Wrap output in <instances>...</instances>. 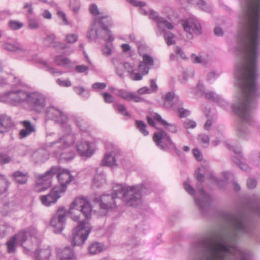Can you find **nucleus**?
<instances>
[{"instance_id": "nucleus-1", "label": "nucleus", "mask_w": 260, "mask_h": 260, "mask_svg": "<svg viewBox=\"0 0 260 260\" xmlns=\"http://www.w3.org/2000/svg\"><path fill=\"white\" fill-rule=\"evenodd\" d=\"M223 219L231 231L214 230L199 240L194 248L201 256L193 260H248V254L236 242L242 236L252 235V224L242 213L226 212Z\"/></svg>"}, {"instance_id": "nucleus-2", "label": "nucleus", "mask_w": 260, "mask_h": 260, "mask_svg": "<svg viewBox=\"0 0 260 260\" xmlns=\"http://www.w3.org/2000/svg\"><path fill=\"white\" fill-rule=\"evenodd\" d=\"M112 194H103L100 198H94L93 201L99 204L100 208L105 211L116 206V199H123L129 206H136L141 202L143 195L146 193V188L142 184L132 186H125L116 184L113 186Z\"/></svg>"}, {"instance_id": "nucleus-3", "label": "nucleus", "mask_w": 260, "mask_h": 260, "mask_svg": "<svg viewBox=\"0 0 260 260\" xmlns=\"http://www.w3.org/2000/svg\"><path fill=\"white\" fill-rule=\"evenodd\" d=\"M112 23V19L109 15L100 17L98 19L96 18L87 32V38L90 40H95L98 38L106 39L108 37L109 42H112L114 37L107 28Z\"/></svg>"}, {"instance_id": "nucleus-4", "label": "nucleus", "mask_w": 260, "mask_h": 260, "mask_svg": "<svg viewBox=\"0 0 260 260\" xmlns=\"http://www.w3.org/2000/svg\"><path fill=\"white\" fill-rule=\"evenodd\" d=\"M143 60L140 61L136 68L134 63L124 62L122 67L128 72L131 78L134 81H139L143 79L144 76L148 74L151 67L153 66V58L148 54H143Z\"/></svg>"}, {"instance_id": "nucleus-5", "label": "nucleus", "mask_w": 260, "mask_h": 260, "mask_svg": "<svg viewBox=\"0 0 260 260\" xmlns=\"http://www.w3.org/2000/svg\"><path fill=\"white\" fill-rule=\"evenodd\" d=\"M92 209L89 201L84 197L76 198L72 203L69 211L71 218L74 221L80 219L81 214L88 220L90 218Z\"/></svg>"}, {"instance_id": "nucleus-6", "label": "nucleus", "mask_w": 260, "mask_h": 260, "mask_svg": "<svg viewBox=\"0 0 260 260\" xmlns=\"http://www.w3.org/2000/svg\"><path fill=\"white\" fill-rule=\"evenodd\" d=\"M91 230L92 226L88 221H80L78 225L73 230L72 237L70 241L71 244L74 246L83 245Z\"/></svg>"}, {"instance_id": "nucleus-7", "label": "nucleus", "mask_w": 260, "mask_h": 260, "mask_svg": "<svg viewBox=\"0 0 260 260\" xmlns=\"http://www.w3.org/2000/svg\"><path fill=\"white\" fill-rule=\"evenodd\" d=\"M27 92L23 90H12L0 94V101L13 106L25 102Z\"/></svg>"}, {"instance_id": "nucleus-8", "label": "nucleus", "mask_w": 260, "mask_h": 260, "mask_svg": "<svg viewBox=\"0 0 260 260\" xmlns=\"http://www.w3.org/2000/svg\"><path fill=\"white\" fill-rule=\"evenodd\" d=\"M26 102L30 109L36 112H41L46 106V98L44 95L38 92H27Z\"/></svg>"}, {"instance_id": "nucleus-9", "label": "nucleus", "mask_w": 260, "mask_h": 260, "mask_svg": "<svg viewBox=\"0 0 260 260\" xmlns=\"http://www.w3.org/2000/svg\"><path fill=\"white\" fill-rule=\"evenodd\" d=\"M149 18L156 22L161 33L165 32L167 29L171 30L174 28V24L168 20H170V17L168 15L166 16V18H164L160 16L157 12L152 10L149 12Z\"/></svg>"}, {"instance_id": "nucleus-10", "label": "nucleus", "mask_w": 260, "mask_h": 260, "mask_svg": "<svg viewBox=\"0 0 260 260\" xmlns=\"http://www.w3.org/2000/svg\"><path fill=\"white\" fill-rule=\"evenodd\" d=\"M46 117L51 119L61 125L66 124L68 121L67 115L62 111L54 106H49L45 110Z\"/></svg>"}, {"instance_id": "nucleus-11", "label": "nucleus", "mask_w": 260, "mask_h": 260, "mask_svg": "<svg viewBox=\"0 0 260 260\" xmlns=\"http://www.w3.org/2000/svg\"><path fill=\"white\" fill-rule=\"evenodd\" d=\"M181 25L187 34L188 39L193 38L192 34L200 35L202 34V27L200 22L198 20L193 19L182 20Z\"/></svg>"}, {"instance_id": "nucleus-12", "label": "nucleus", "mask_w": 260, "mask_h": 260, "mask_svg": "<svg viewBox=\"0 0 260 260\" xmlns=\"http://www.w3.org/2000/svg\"><path fill=\"white\" fill-rule=\"evenodd\" d=\"M122 160V156L120 152L116 148H113L111 151L105 153L101 164L110 167L117 166Z\"/></svg>"}, {"instance_id": "nucleus-13", "label": "nucleus", "mask_w": 260, "mask_h": 260, "mask_svg": "<svg viewBox=\"0 0 260 260\" xmlns=\"http://www.w3.org/2000/svg\"><path fill=\"white\" fill-rule=\"evenodd\" d=\"M197 189L199 192V196L195 197L194 200L200 210L204 212L209 207L211 198L205 192L201 184L198 185Z\"/></svg>"}, {"instance_id": "nucleus-14", "label": "nucleus", "mask_w": 260, "mask_h": 260, "mask_svg": "<svg viewBox=\"0 0 260 260\" xmlns=\"http://www.w3.org/2000/svg\"><path fill=\"white\" fill-rule=\"evenodd\" d=\"M66 211L64 208H60L53 216L50 221L55 233H59L64 228L66 222Z\"/></svg>"}, {"instance_id": "nucleus-15", "label": "nucleus", "mask_w": 260, "mask_h": 260, "mask_svg": "<svg viewBox=\"0 0 260 260\" xmlns=\"http://www.w3.org/2000/svg\"><path fill=\"white\" fill-rule=\"evenodd\" d=\"M153 139L157 147L163 150L167 149L169 145L173 144L167 133L162 129L154 134Z\"/></svg>"}, {"instance_id": "nucleus-16", "label": "nucleus", "mask_w": 260, "mask_h": 260, "mask_svg": "<svg viewBox=\"0 0 260 260\" xmlns=\"http://www.w3.org/2000/svg\"><path fill=\"white\" fill-rule=\"evenodd\" d=\"M57 171L55 173L60 186H56L62 189L64 188V192L66 191L67 187L74 179V177L71 174L70 171L68 170L57 167Z\"/></svg>"}, {"instance_id": "nucleus-17", "label": "nucleus", "mask_w": 260, "mask_h": 260, "mask_svg": "<svg viewBox=\"0 0 260 260\" xmlns=\"http://www.w3.org/2000/svg\"><path fill=\"white\" fill-rule=\"evenodd\" d=\"M76 139V136L73 134H70L63 135L58 140L50 143L48 147H53L54 145H56V147H59L61 150H62L70 147L75 142Z\"/></svg>"}, {"instance_id": "nucleus-18", "label": "nucleus", "mask_w": 260, "mask_h": 260, "mask_svg": "<svg viewBox=\"0 0 260 260\" xmlns=\"http://www.w3.org/2000/svg\"><path fill=\"white\" fill-rule=\"evenodd\" d=\"M77 150L81 156L90 157L94 152L95 147L93 143L81 140L76 144Z\"/></svg>"}, {"instance_id": "nucleus-19", "label": "nucleus", "mask_w": 260, "mask_h": 260, "mask_svg": "<svg viewBox=\"0 0 260 260\" xmlns=\"http://www.w3.org/2000/svg\"><path fill=\"white\" fill-rule=\"evenodd\" d=\"M64 192V188L61 189L59 187H54L46 196L41 197L42 204L45 206H49L52 203H55L60 198V194Z\"/></svg>"}, {"instance_id": "nucleus-20", "label": "nucleus", "mask_w": 260, "mask_h": 260, "mask_svg": "<svg viewBox=\"0 0 260 260\" xmlns=\"http://www.w3.org/2000/svg\"><path fill=\"white\" fill-rule=\"evenodd\" d=\"M57 167H52L50 170L47 171L44 174L38 176L37 183L40 186H43V189H45L50 186L51 184L52 178L57 171Z\"/></svg>"}, {"instance_id": "nucleus-21", "label": "nucleus", "mask_w": 260, "mask_h": 260, "mask_svg": "<svg viewBox=\"0 0 260 260\" xmlns=\"http://www.w3.org/2000/svg\"><path fill=\"white\" fill-rule=\"evenodd\" d=\"M230 149L235 153V155L232 157L233 161L243 171L247 172H250L251 168L244 162V159L242 156L241 148L239 147L235 148L234 146H231Z\"/></svg>"}, {"instance_id": "nucleus-22", "label": "nucleus", "mask_w": 260, "mask_h": 260, "mask_svg": "<svg viewBox=\"0 0 260 260\" xmlns=\"http://www.w3.org/2000/svg\"><path fill=\"white\" fill-rule=\"evenodd\" d=\"M55 260H77V256L74 249L68 246L57 250Z\"/></svg>"}, {"instance_id": "nucleus-23", "label": "nucleus", "mask_w": 260, "mask_h": 260, "mask_svg": "<svg viewBox=\"0 0 260 260\" xmlns=\"http://www.w3.org/2000/svg\"><path fill=\"white\" fill-rule=\"evenodd\" d=\"M3 47L6 50L14 53L25 54L27 52L26 48L17 41H7L4 43Z\"/></svg>"}, {"instance_id": "nucleus-24", "label": "nucleus", "mask_w": 260, "mask_h": 260, "mask_svg": "<svg viewBox=\"0 0 260 260\" xmlns=\"http://www.w3.org/2000/svg\"><path fill=\"white\" fill-rule=\"evenodd\" d=\"M116 94L117 96L127 101H134L135 102H143L144 99L134 92H128L124 89L117 90Z\"/></svg>"}, {"instance_id": "nucleus-25", "label": "nucleus", "mask_w": 260, "mask_h": 260, "mask_svg": "<svg viewBox=\"0 0 260 260\" xmlns=\"http://www.w3.org/2000/svg\"><path fill=\"white\" fill-rule=\"evenodd\" d=\"M14 125L11 118L5 114L0 115V134L8 132Z\"/></svg>"}, {"instance_id": "nucleus-26", "label": "nucleus", "mask_w": 260, "mask_h": 260, "mask_svg": "<svg viewBox=\"0 0 260 260\" xmlns=\"http://www.w3.org/2000/svg\"><path fill=\"white\" fill-rule=\"evenodd\" d=\"M36 260H55L52 256V249L50 247L41 248L36 251Z\"/></svg>"}, {"instance_id": "nucleus-27", "label": "nucleus", "mask_w": 260, "mask_h": 260, "mask_svg": "<svg viewBox=\"0 0 260 260\" xmlns=\"http://www.w3.org/2000/svg\"><path fill=\"white\" fill-rule=\"evenodd\" d=\"M23 128L20 131V135L21 138L27 137L36 131L35 126L30 121L24 120L21 122Z\"/></svg>"}, {"instance_id": "nucleus-28", "label": "nucleus", "mask_w": 260, "mask_h": 260, "mask_svg": "<svg viewBox=\"0 0 260 260\" xmlns=\"http://www.w3.org/2000/svg\"><path fill=\"white\" fill-rule=\"evenodd\" d=\"M12 176L18 184H25L27 182L29 175L27 172L17 171L12 174Z\"/></svg>"}, {"instance_id": "nucleus-29", "label": "nucleus", "mask_w": 260, "mask_h": 260, "mask_svg": "<svg viewBox=\"0 0 260 260\" xmlns=\"http://www.w3.org/2000/svg\"><path fill=\"white\" fill-rule=\"evenodd\" d=\"M106 183L105 175L102 170H97L93 180V186L100 187Z\"/></svg>"}, {"instance_id": "nucleus-30", "label": "nucleus", "mask_w": 260, "mask_h": 260, "mask_svg": "<svg viewBox=\"0 0 260 260\" xmlns=\"http://www.w3.org/2000/svg\"><path fill=\"white\" fill-rule=\"evenodd\" d=\"M188 3L198 7L199 9L207 12H210L212 11V8L208 5L203 0H188Z\"/></svg>"}, {"instance_id": "nucleus-31", "label": "nucleus", "mask_w": 260, "mask_h": 260, "mask_svg": "<svg viewBox=\"0 0 260 260\" xmlns=\"http://www.w3.org/2000/svg\"><path fill=\"white\" fill-rule=\"evenodd\" d=\"M33 157L37 162H42L48 159L49 154L46 150L41 149L35 152Z\"/></svg>"}, {"instance_id": "nucleus-32", "label": "nucleus", "mask_w": 260, "mask_h": 260, "mask_svg": "<svg viewBox=\"0 0 260 260\" xmlns=\"http://www.w3.org/2000/svg\"><path fill=\"white\" fill-rule=\"evenodd\" d=\"M10 183L4 175L0 174V194L7 191Z\"/></svg>"}, {"instance_id": "nucleus-33", "label": "nucleus", "mask_w": 260, "mask_h": 260, "mask_svg": "<svg viewBox=\"0 0 260 260\" xmlns=\"http://www.w3.org/2000/svg\"><path fill=\"white\" fill-rule=\"evenodd\" d=\"M55 36L54 34H47L44 39V44L48 47H55L57 43L55 41Z\"/></svg>"}, {"instance_id": "nucleus-34", "label": "nucleus", "mask_w": 260, "mask_h": 260, "mask_svg": "<svg viewBox=\"0 0 260 260\" xmlns=\"http://www.w3.org/2000/svg\"><path fill=\"white\" fill-rule=\"evenodd\" d=\"M14 237L17 240L19 244L23 246V244L24 242L27 240L28 238V232H20L17 235L14 236Z\"/></svg>"}, {"instance_id": "nucleus-35", "label": "nucleus", "mask_w": 260, "mask_h": 260, "mask_svg": "<svg viewBox=\"0 0 260 260\" xmlns=\"http://www.w3.org/2000/svg\"><path fill=\"white\" fill-rule=\"evenodd\" d=\"M55 62L59 66H64L69 64L70 60L62 55H58L54 57Z\"/></svg>"}, {"instance_id": "nucleus-36", "label": "nucleus", "mask_w": 260, "mask_h": 260, "mask_svg": "<svg viewBox=\"0 0 260 260\" xmlns=\"http://www.w3.org/2000/svg\"><path fill=\"white\" fill-rule=\"evenodd\" d=\"M164 34L165 40L168 45L170 46L175 44L174 34L170 31H165Z\"/></svg>"}, {"instance_id": "nucleus-37", "label": "nucleus", "mask_w": 260, "mask_h": 260, "mask_svg": "<svg viewBox=\"0 0 260 260\" xmlns=\"http://www.w3.org/2000/svg\"><path fill=\"white\" fill-rule=\"evenodd\" d=\"M164 100L163 107L166 109H170L172 110H176L178 105L182 104V102L179 101L177 103L173 102V101Z\"/></svg>"}, {"instance_id": "nucleus-38", "label": "nucleus", "mask_w": 260, "mask_h": 260, "mask_svg": "<svg viewBox=\"0 0 260 260\" xmlns=\"http://www.w3.org/2000/svg\"><path fill=\"white\" fill-rule=\"evenodd\" d=\"M136 125L139 131L145 136L148 135L149 132L146 129V124L142 120H136Z\"/></svg>"}, {"instance_id": "nucleus-39", "label": "nucleus", "mask_w": 260, "mask_h": 260, "mask_svg": "<svg viewBox=\"0 0 260 260\" xmlns=\"http://www.w3.org/2000/svg\"><path fill=\"white\" fill-rule=\"evenodd\" d=\"M7 245L8 252L12 253L15 251L16 247L19 244L13 236L7 242Z\"/></svg>"}, {"instance_id": "nucleus-40", "label": "nucleus", "mask_w": 260, "mask_h": 260, "mask_svg": "<svg viewBox=\"0 0 260 260\" xmlns=\"http://www.w3.org/2000/svg\"><path fill=\"white\" fill-rule=\"evenodd\" d=\"M199 143L202 145L204 148H207L209 144L210 138L208 136L205 134H200L198 137Z\"/></svg>"}, {"instance_id": "nucleus-41", "label": "nucleus", "mask_w": 260, "mask_h": 260, "mask_svg": "<svg viewBox=\"0 0 260 260\" xmlns=\"http://www.w3.org/2000/svg\"><path fill=\"white\" fill-rule=\"evenodd\" d=\"M194 75V71L192 69H187L185 70L180 78V81L182 83H184L189 77H192Z\"/></svg>"}, {"instance_id": "nucleus-42", "label": "nucleus", "mask_w": 260, "mask_h": 260, "mask_svg": "<svg viewBox=\"0 0 260 260\" xmlns=\"http://www.w3.org/2000/svg\"><path fill=\"white\" fill-rule=\"evenodd\" d=\"M89 251L91 254H95L102 250V247L100 243L95 242L92 243L88 247Z\"/></svg>"}, {"instance_id": "nucleus-43", "label": "nucleus", "mask_w": 260, "mask_h": 260, "mask_svg": "<svg viewBox=\"0 0 260 260\" xmlns=\"http://www.w3.org/2000/svg\"><path fill=\"white\" fill-rule=\"evenodd\" d=\"M249 160L254 167L260 169V153L251 156Z\"/></svg>"}, {"instance_id": "nucleus-44", "label": "nucleus", "mask_w": 260, "mask_h": 260, "mask_svg": "<svg viewBox=\"0 0 260 260\" xmlns=\"http://www.w3.org/2000/svg\"><path fill=\"white\" fill-rule=\"evenodd\" d=\"M89 11L92 15L96 16L94 19L96 18L98 19L100 17H103L106 15H103L102 14H100L96 5L95 4H93L90 6Z\"/></svg>"}, {"instance_id": "nucleus-45", "label": "nucleus", "mask_w": 260, "mask_h": 260, "mask_svg": "<svg viewBox=\"0 0 260 260\" xmlns=\"http://www.w3.org/2000/svg\"><path fill=\"white\" fill-rule=\"evenodd\" d=\"M115 109L122 115L130 117L129 113L127 111L125 106L122 104H117L115 106Z\"/></svg>"}, {"instance_id": "nucleus-46", "label": "nucleus", "mask_w": 260, "mask_h": 260, "mask_svg": "<svg viewBox=\"0 0 260 260\" xmlns=\"http://www.w3.org/2000/svg\"><path fill=\"white\" fill-rule=\"evenodd\" d=\"M28 27L30 29H36L40 27V23L38 20L33 18H28Z\"/></svg>"}, {"instance_id": "nucleus-47", "label": "nucleus", "mask_w": 260, "mask_h": 260, "mask_svg": "<svg viewBox=\"0 0 260 260\" xmlns=\"http://www.w3.org/2000/svg\"><path fill=\"white\" fill-rule=\"evenodd\" d=\"M9 26L12 30H17L23 26V23L16 20H10L9 22Z\"/></svg>"}, {"instance_id": "nucleus-48", "label": "nucleus", "mask_w": 260, "mask_h": 260, "mask_svg": "<svg viewBox=\"0 0 260 260\" xmlns=\"http://www.w3.org/2000/svg\"><path fill=\"white\" fill-rule=\"evenodd\" d=\"M70 6L74 13H78L80 9V4L79 0H70Z\"/></svg>"}, {"instance_id": "nucleus-49", "label": "nucleus", "mask_w": 260, "mask_h": 260, "mask_svg": "<svg viewBox=\"0 0 260 260\" xmlns=\"http://www.w3.org/2000/svg\"><path fill=\"white\" fill-rule=\"evenodd\" d=\"M185 190L190 195L194 196L195 190L190 184L189 180H187L183 183Z\"/></svg>"}, {"instance_id": "nucleus-50", "label": "nucleus", "mask_w": 260, "mask_h": 260, "mask_svg": "<svg viewBox=\"0 0 260 260\" xmlns=\"http://www.w3.org/2000/svg\"><path fill=\"white\" fill-rule=\"evenodd\" d=\"M163 125L167 130L171 133H176L177 132L176 126L173 123H168L167 121H163Z\"/></svg>"}, {"instance_id": "nucleus-51", "label": "nucleus", "mask_w": 260, "mask_h": 260, "mask_svg": "<svg viewBox=\"0 0 260 260\" xmlns=\"http://www.w3.org/2000/svg\"><path fill=\"white\" fill-rule=\"evenodd\" d=\"M11 228L7 223L0 224V237H4L10 231Z\"/></svg>"}, {"instance_id": "nucleus-52", "label": "nucleus", "mask_w": 260, "mask_h": 260, "mask_svg": "<svg viewBox=\"0 0 260 260\" xmlns=\"http://www.w3.org/2000/svg\"><path fill=\"white\" fill-rule=\"evenodd\" d=\"M41 62L45 66V67L46 68V70L47 71H48V72H49L50 73L53 74V75H55V74L60 75L62 73V72L57 71L54 68L49 67V66L48 65V64L46 61L42 60L41 61Z\"/></svg>"}, {"instance_id": "nucleus-53", "label": "nucleus", "mask_w": 260, "mask_h": 260, "mask_svg": "<svg viewBox=\"0 0 260 260\" xmlns=\"http://www.w3.org/2000/svg\"><path fill=\"white\" fill-rule=\"evenodd\" d=\"M205 96L207 99L209 100H211L216 102L219 101L220 99L218 95L211 91L206 92Z\"/></svg>"}, {"instance_id": "nucleus-54", "label": "nucleus", "mask_w": 260, "mask_h": 260, "mask_svg": "<svg viewBox=\"0 0 260 260\" xmlns=\"http://www.w3.org/2000/svg\"><path fill=\"white\" fill-rule=\"evenodd\" d=\"M56 156H60L61 159H64L67 160H70L72 159L74 156L75 154L74 152H70V154L69 155H67L66 154V153H60L58 152H57V154H56Z\"/></svg>"}, {"instance_id": "nucleus-55", "label": "nucleus", "mask_w": 260, "mask_h": 260, "mask_svg": "<svg viewBox=\"0 0 260 260\" xmlns=\"http://www.w3.org/2000/svg\"><path fill=\"white\" fill-rule=\"evenodd\" d=\"M12 160V158L5 154H0V164H5L7 163H9Z\"/></svg>"}, {"instance_id": "nucleus-56", "label": "nucleus", "mask_w": 260, "mask_h": 260, "mask_svg": "<svg viewBox=\"0 0 260 260\" xmlns=\"http://www.w3.org/2000/svg\"><path fill=\"white\" fill-rule=\"evenodd\" d=\"M101 95L103 96L105 103H112L113 102L114 98L111 94L107 92H103L101 93Z\"/></svg>"}, {"instance_id": "nucleus-57", "label": "nucleus", "mask_w": 260, "mask_h": 260, "mask_svg": "<svg viewBox=\"0 0 260 260\" xmlns=\"http://www.w3.org/2000/svg\"><path fill=\"white\" fill-rule=\"evenodd\" d=\"M183 125L186 128H193L196 126L197 123L193 120L187 119L184 122Z\"/></svg>"}, {"instance_id": "nucleus-58", "label": "nucleus", "mask_w": 260, "mask_h": 260, "mask_svg": "<svg viewBox=\"0 0 260 260\" xmlns=\"http://www.w3.org/2000/svg\"><path fill=\"white\" fill-rule=\"evenodd\" d=\"M191 60L195 63H205L204 59L200 56L192 54L191 56Z\"/></svg>"}, {"instance_id": "nucleus-59", "label": "nucleus", "mask_w": 260, "mask_h": 260, "mask_svg": "<svg viewBox=\"0 0 260 260\" xmlns=\"http://www.w3.org/2000/svg\"><path fill=\"white\" fill-rule=\"evenodd\" d=\"M57 15L58 16V17L62 19V20L63 22L64 25H68L69 24V22H68V21L67 20V18L66 17V14L63 12H62L60 10V9L57 10Z\"/></svg>"}, {"instance_id": "nucleus-60", "label": "nucleus", "mask_w": 260, "mask_h": 260, "mask_svg": "<svg viewBox=\"0 0 260 260\" xmlns=\"http://www.w3.org/2000/svg\"><path fill=\"white\" fill-rule=\"evenodd\" d=\"M56 82L59 86L62 87H70L72 85L71 81L69 79L62 80L60 79H58L56 80Z\"/></svg>"}, {"instance_id": "nucleus-61", "label": "nucleus", "mask_w": 260, "mask_h": 260, "mask_svg": "<svg viewBox=\"0 0 260 260\" xmlns=\"http://www.w3.org/2000/svg\"><path fill=\"white\" fill-rule=\"evenodd\" d=\"M180 105H178V106H179ZM178 112V114L180 117L182 118L186 117L188 116L189 114V111H188L186 109H184L182 108H178V107H177V108Z\"/></svg>"}, {"instance_id": "nucleus-62", "label": "nucleus", "mask_w": 260, "mask_h": 260, "mask_svg": "<svg viewBox=\"0 0 260 260\" xmlns=\"http://www.w3.org/2000/svg\"><path fill=\"white\" fill-rule=\"evenodd\" d=\"M128 3L136 7H142L146 5L144 2L138 1L137 0H126Z\"/></svg>"}, {"instance_id": "nucleus-63", "label": "nucleus", "mask_w": 260, "mask_h": 260, "mask_svg": "<svg viewBox=\"0 0 260 260\" xmlns=\"http://www.w3.org/2000/svg\"><path fill=\"white\" fill-rule=\"evenodd\" d=\"M78 37L75 34H69L66 37V40L69 43H74L77 41Z\"/></svg>"}, {"instance_id": "nucleus-64", "label": "nucleus", "mask_w": 260, "mask_h": 260, "mask_svg": "<svg viewBox=\"0 0 260 260\" xmlns=\"http://www.w3.org/2000/svg\"><path fill=\"white\" fill-rule=\"evenodd\" d=\"M257 182L254 178H248L247 181V185L249 188L252 189L256 187Z\"/></svg>"}]
</instances>
